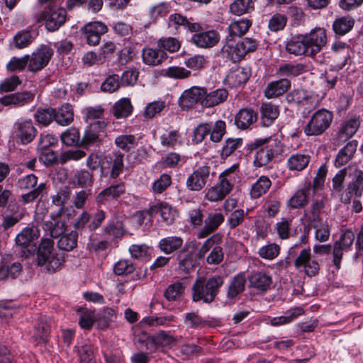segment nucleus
Here are the masks:
<instances>
[{
  "instance_id": "nucleus-1",
  "label": "nucleus",
  "mask_w": 363,
  "mask_h": 363,
  "mask_svg": "<svg viewBox=\"0 0 363 363\" xmlns=\"http://www.w3.org/2000/svg\"><path fill=\"white\" fill-rule=\"evenodd\" d=\"M223 282V278L218 275L213 276L208 279L202 277L198 278L192 287L193 301L194 302L203 301L206 303H211L217 296Z\"/></svg>"
},
{
  "instance_id": "nucleus-2",
  "label": "nucleus",
  "mask_w": 363,
  "mask_h": 363,
  "mask_svg": "<svg viewBox=\"0 0 363 363\" xmlns=\"http://www.w3.org/2000/svg\"><path fill=\"white\" fill-rule=\"evenodd\" d=\"M237 164L223 171L218 177V182L209 188L206 193L205 198L210 201H218L223 200L232 190L233 183L235 181V170Z\"/></svg>"
},
{
  "instance_id": "nucleus-3",
  "label": "nucleus",
  "mask_w": 363,
  "mask_h": 363,
  "mask_svg": "<svg viewBox=\"0 0 363 363\" xmlns=\"http://www.w3.org/2000/svg\"><path fill=\"white\" fill-rule=\"evenodd\" d=\"M54 242L52 240L45 238L41 240L37 252V263L39 266L46 265L50 272H55L60 267L64 262L62 254L54 252Z\"/></svg>"
},
{
  "instance_id": "nucleus-4",
  "label": "nucleus",
  "mask_w": 363,
  "mask_h": 363,
  "mask_svg": "<svg viewBox=\"0 0 363 363\" xmlns=\"http://www.w3.org/2000/svg\"><path fill=\"white\" fill-rule=\"evenodd\" d=\"M222 238L223 236L220 234L216 233L206 240L196 255V258L197 259L203 258L206 254L211 250L206 257L207 263L208 264H219L224 257L223 247L219 245L222 242Z\"/></svg>"
},
{
  "instance_id": "nucleus-5",
  "label": "nucleus",
  "mask_w": 363,
  "mask_h": 363,
  "mask_svg": "<svg viewBox=\"0 0 363 363\" xmlns=\"http://www.w3.org/2000/svg\"><path fill=\"white\" fill-rule=\"evenodd\" d=\"M333 119L332 112L321 108L315 111L304 127V133L307 135H320L330 126Z\"/></svg>"
},
{
  "instance_id": "nucleus-6",
  "label": "nucleus",
  "mask_w": 363,
  "mask_h": 363,
  "mask_svg": "<svg viewBox=\"0 0 363 363\" xmlns=\"http://www.w3.org/2000/svg\"><path fill=\"white\" fill-rule=\"evenodd\" d=\"M258 46L255 39L245 38L235 45L227 43L222 49L223 54L226 55L233 62L242 60L248 52H254Z\"/></svg>"
},
{
  "instance_id": "nucleus-7",
  "label": "nucleus",
  "mask_w": 363,
  "mask_h": 363,
  "mask_svg": "<svg viewBox=\"0 0 363 363\" xmlns=\"http://www.w3.org/2000/svg\"><path fill=\"white\" fill-rule=\"evenodd\" d=\"M66 17L64 9L49 5L40 13L38 21L43 22L48 30L55 31L65 23Z\"/></svg>"
},
{
  "instance_id": "nucleus-8",
  "label": "nucleus",
  "mask_w": 363,
  "mask_h": 363,
  "mask_svg": "<svg viewBox=\"0 0 363 363\" xmlns=\"http://www.w3.org/2000/svg\"><path fill=\"white\" fill-rule=\"evenodd\" d=\"M37 135V130L30 119H18L13 125L11 137L21 145L31 143Z\"/></svg>"
},
{
  "instance_id": "nucleus-9",
  "label": "nucleus",
  "mask_w": 363,
  "mask_h": 363,
  "mask_svg": "<svg viewBox=\"0 0 363 363\" xmlns=\"http://www.w3.org/2000/svg\"><path fill=\"white\" fill-rule=\"evenodd\" d=\"M267 140V145L260 148L255 154L254 164L257 167L267 165L274 157L284 151V147L280 141L272 138Z\"/></svg>"
},
{
  "instance_id": "nucleus-10",
  "label": "nucleus",
  "mask_w": 363,
  "mask_h": 363,
  "mask_svg": "<svg viewBox=\"0 0 363 363\" xmlns=\"http://www.w3.org/2000/svg\"><path fill=\"white\" fill-rule=\"evenodd\" d=\"M294 265L311 277L318 274L320 270V264L313 257L309 247L300 251L294 260Z\"/></svg>"
},
{
  "instance_id": "nucleus-11",
  "label": "nucleus",
  "mask_w": 363,
  "mask_h": 363,
  "mask_svg": "<svg viewBox=\"0 0 363 363\" xmlns=\"http://www.w3.org/2000/svg\"><path fill=\"white\" fill-rule=\"evenodd\" d=\"M28 55V70L38 72L48 65L53 55V50L48 45H41L30 55Z\"/></svg>"
},
{
  "instance_id": "nucleus-12",
  "label": "nucleus",
  "mask_w": 363,
  "mask_h": 363,
  "mask_svg": "<svg viewBox=\"0 0 363 363\" xmlns=\"http://www.w3.org/2000/svg\"><path fill=\"white\" fill-rule=\"evenodd\" d=\"M211 167L206 165L199 167L186 179V186L191 191H200L209 181Z\"/></svg>"
},
{
  "instance_id": "nucleus-13",
  "label": "nucleus",
  "mask_w": 363,
  "mask_h": 363,
  "mask_svg": "<svg viewBox=\"0 0 363 363\" xmlns=\"http://www.w3.org/2000/svg\"><path fill=\"white\" fill-rule=\"evenodd\" d=\"M310 51L309 55H314L326 45L327 34L324 28L317 27L312 29L310 33L304 35Z\"/></svg>"
},
{
  "instance_id": "nucleus-14",
  "label": "nucleus",
  "mask_w": 363,
  "mask_h": 363,
  "mask_svg": "<svg viewBox=\"0 0 363 363\" xmlns=\"http://www.w3.org/2000/svg\"><path fill=\"white\" fill-rule=\"evenodd\" d=\"M191 40L198 48H211L219 42L220 35L214 30L199 31L192 35Z\"/></svg>"
},
{
  "instance_id": "nucleus-15",
  "label": "nucleus",
  "mask_w": 363,
  "mask_h": 363,
  "mask_svg": "<svg viewBox=\"0 0 363 363\" xmlns=\"http://www.w3.org/2000/svg\"><path fill=\"white\" fill-rule=\"evenodd\" d=\"M82 30L87 43L94 46L99 44L101 36L106 33L107 27L101 22L95 21L86 24Z\"/></svg>"
},
{
  "instance_id": "nucleus-16",
  "label": "nucleus",
  "mask_w": 363,
  "mask_h": 363,
  "mask_svg": "<svg viewBox=\"0 0 363 363\" xmlns=\"http://www.w3.org/2000/svg\"><path fill=\"white\" fill-rule=\"evenodd\" d=\"M224 221V216L221 213H210L204 220V226L198 233L197 238L203 239L215 232Z\"/></svg>"
},
{
  "instance_id": "nucleus-17",
  "label": "nucleus",
  "mask_w": 363,
  "mask_h": 363,
  "mask_svg": "<svg viewBox=\"0 0 363 363\" xmlns=\"http://www.w3.org/2000/svg\"><path fill=\"white\" fill-rule=\"evenodd\" d=\"M35 94L30 91L16 92L0 97V104L14 107L23 106L32 102Z\"/></svg>"
},
{
  "instance_id": "nucleus-18",
  "label": "nucleus",
  "mask_w": 363,
  "mask_h": 363,
  "mask_svg": "<svg viewBox=\"0 0 363 363\" xmlns=\"http://www.w3.org/2000/svg\"><path fill=\"white\" fill-rule=\"evenodd\" d=\"M125 192V185L123 182H117L101 191L95 198L97 205L104 204L110 199H115Z\"/></svg>"
},
{
  "instance_id": "nucleus-19",
  "label": "nucleus",
  "mask_w": 363,
  "mask_h": 363,
  "mask_svg": "<svg viewBox=\"0 0 363 363\" xmlns=\"http://www.w3.org/2000/svg\"><path fill=\"white\" fill-rule=\"evenodd\" d=\"M123 154L116 152L104 157L102 168H110V177L117 178L122 173L123 164Z\"/></svg>"
},
{
  "instance_id": "nucleus-20",
  "label": "nucleus",
  "mask_w": 363,
  "mask_h": 363,
  "mask_svg": "<svg viewBox=\"0 0 363 363\" xmlns=\"http://www.w3.org/2000/svg\"><path fill=\"white\" fill-rule=\"evenodd\" d=\"M206 88L193 86L183 92L180 97L181 105L184 107H191L199 103L202 106L204 100Z\"/></svg>"
},
{
  "instance_id": "nucleus-21",
  "label": "nucleus",
  "mask_w": 363,
  "mask_h": 363,
  "mask_svg": "<svg viewBox=\"0 0 363 363\" xmlns=\"http://www.w3.org/2000/svg\"><path fill=\"white\" fill-rule=\"evenodd\" d=\"M360 126L359 118H354L343 122L339 129L336 140L337 145L342 144L352 138Z\"/></svg>"
},
{
  "instance_id": "nucleus-22",
  "label": "nucleus",
  "mask_w": 363,
  "mask_h": 363,
  "mask_svg": "<svg viewBox=\"0 0 363 363\" xmlns=\"http://www.w3.org/2000/svg\"><path fill=\"white\" fill-rule=\"evenodd\" d=\"M145 337L143 341L145 342V349L150 351L156 350L157 345L168 346L174 342V337L165 331H160L153 336L144 335Z\"/></svg>"
},
{
  "instance_id": "nucleus-23",
  "label": "nucleus",
  "mask_w": 363,
  "mask_h": 363,
  "mask_svg": "<svg viewBox=\"0 0 363 363\" xmlns=\"http://www.w3.org/2000/svg\"><path fill=\"white\" fill-rule=\"evenodd\" d=\"M272 284V278L269 272L258 271L253 272L249 277L250 287L259 291H266Z\"/></svg>"
},
{
  "instance_id": "nucleus-24",
  "label": "nucleus",
  "mask_w": 363,
  "mask_h": 363,
  "mask_svg": "<svg viewBox=\"0 0 363 363\" xmlns=\"http://www.w3.org/2000/svg\"><path fill=\"white\" fill-rule=\"evenodd\" d=\"M286 50L294 55H308L309 48L306 45L304 35L292 36L286 43Z\"/></svg>"
},
{
  "instance_id": "nucleus-25",
  "label": "nucleus",
  "mask_w": 363,
  "mask_h": 363,
  "mask_svg": "<svg viewBox=\"0 0 363 363\" xmlns=\"http://www.w3.org/2000/svg\"><path fill=\"white\" fill-rule=\"evenodd\" d=\"M291 87V82L287 79H280L269 82L264 89V96L274 99L281 96Z\"/></svg>"
},
{
  "instance_id": "nucleus-26",
  "label": "nucleus",
  "mask_w": 363,
  "mask_h": 363,
  "mask_svg": "<svg viewBox=\"0 0 363 363\" xmlns=\"http://www.w3.org/2000/svg\"><path fill=\"white\" fill-rule=\"evenodd\" d=\"M257 119L256 112L252 108H242L235 116V125L238 128L246 130L253 125Z\"/></svg>"
},
{
  "instance_id": "nucleus-27",
  "label": "nucleus",
  "mask_w": 363,
  "mask_h": 363,
  "mask_svg": "<svg viewBox=\"0 0 363 363\" xmlns=\"http://www.w3.org/2000/svg\"><path fill=\"white\" fill-rule=\"evenodd\" d=\"M40 236V230L38 227L32 225L24 228L16 237L15 241L17 245L22 247H28Z\"/></svg>"
},
{
  "instance_id": "nucleus-28",
  "label": "nucleus",
  "mask_w": 363,
  "mask_h": 363,
  "mask_svg": "<svg viewBox=\"0 0 363 363\" xmlns=\"http://www.w3.org/2000/svg\"><path fill=\"white\" fill-rule=\"evenodd\" d=\"M158 212L160 213L162 220L167 225L172 223L177 216V211L167 203H160L152 206L147 211L151 216Z\"/></svg>"
},
{
  "instance_id": "nucleus-29",
  "label": "nucleus",
  "mask_w": 363,
  "mask_h": 363,
  "mask_svg": "<svg viewBox=\"0 0 363 363\" xmlns=\"http://www.w3.org/2000/svg\"><path fill=\"white\" fill-rule=\"evenodd\" d=\"M261 123L265 127L270 126L279 115V106L271 103H262L260 108Z\"/></svg>"
},
{
  "instance_id": "nucleus-30",
  "label": "nucleus",
  "mask_w": 363,
  "mask_h": 363,
  "mask_svg": "<svg viewBox=\"0 0 363 363\" xmlns=\"http://www.w3.org/2000/svg\"><path fill=\"white\" fill-rule=\"evenodd\" d=\"M228 96V92L225 89H217L208 91L206 89L204 100L202 101V106L206 108L216 106L225 102Z\"/></svg>"
},
{
  "instance_id": "nucleus-31",
  "label": "nucleus",
  "mask_w": 363,
  "mask_h": 363,
  "mask_svg": "<svg viewBox=\"0 0 363 363\" xmlns=\"http://www.w3.org/2000/svg\"><path fill=\"white\" fill-rule=\"evenodd\" d=\"M166 52L161 49L145 48L142 52L143 61L150 66H157L167 58Z\"/></svg>"
},
{
  "instance_id": "nucleus-32",
  "label": "nucleus",
  "mask_w": 363,
  "mask_h": 363,
  "mask_svg": "<svg viewBox=\"0 0 363 363\" xmlns=\"http://www.w3.org/2000/svg\"><path fill=\"white\" fill-rule=\"evenodd\" d=\"M311 189V184H307L303 188L298 189L288 200L287 206L291 208L304 207L308 203V194Z\"/></svg>"
},
{
  "instance_id": "nucleus-33",
  "label": "nucleus",
  "mask_w": 363,
  "mask_h": 363,
  "mask_svg": "<svg viewBox=\"0 0 363 363\" xmlns=\"http://www.w3.org/2000/svg\"><path fill=\"white\" fill-rule=\"evenodd\" d=\"M358 142L355 140L348 142L346 145L339 150L335 160V165L337 167H340L346 164L354 156Z\"/></svg>"
},
{
  "instance_id": "nucleus-34",
  "label": "nucleus",
  "mask_w": 363,
  "mask_h": 363,
  "mask_svg": "<svg viewBox=\"0 0 363 363\" xmlns=\"http://www.w3.org/2000/svg\"><path fill=\"white\" fill-rule=\"evenodd\" d=\"M346 194L342 198L344 203H349L352 197L359 198L363 194V179L358 174L348 184L345 190Z\"/></svg>"
},
{
  "instance_id": "nucleus-35",
  "label": "nucleus",
  "mask_w": 363,
  "mask_h": 363,
  "mask_svg": "<svg viewBox=\"0 0 363 363\" xmlns=\"http://www.w3.org/2000/svg\"><path fill=\"white\" fill-rule=\"evenodd\" d=\"M161 145L166 149L176 148L182 145L183 139L178 130H164L160 136Z\"/></svg>"
},
{
  "instance_id": "nucleus-36",
  "label": "nucleus",
  "mask_w": 363,
  "mask_h": 363,
  "mask_svg": "<svg viewBox=\"0 0 363 363\" xmlns=\"http://www.w3.org/2000/svg\"><path fill=\"white\" fill-rule=\"evenodd\" d=\"M106 125L107 123L105 121H97L91 124L84 133L83 143L90 145L99 142V130H103Z\"/></svg>"
},
{
  "instance_id": "nucleus-37",
  "label": "nucleus",
  "mask_w": 363,
  "mask_h": 363,
  "mask_svg": "<svg viewBox=\"0 0 363 363\" xmlns=\"http://www.w3.org/2000/svg\"><path fill=\"white\" fill-rule=\"evenodd\" d=\"M60 214L51 216V220L46 221L43 224L45 230L48 231L52 238H57L65 231L66 225L64 221L59 218Z\"/></svg>"
},
{
  "instance_id": "nucleus-38",
  "label": "nucleus",
  "mask_w": 363,
  "mask_h": 363,
  "mask_svg": "<svg viewBox=\"0 0 363 363\" xmlns=\"http://www.w3.org/2000/svg\"><path fill=\"white\" fill-rule=\"evenodd\" d=\"M311 156L305 153H296L291 155L287 160V165L291 171H302L309 164Z\"/></svg>"
},
{
  "instance_id": "nucleus-39",
  "label": "nucleus",
  "mask_w": 363,
  "mask_h": 363,
  "mask_svg": "<svg viewBox=\"0 0 363 363\" xmlns=\"http://www.w3.org/2000/svg\"><path fill=\"white\" fill-rule=\"evenodd\" d=\"M308 71L307 67L301 63H287L279 66L277 74L286 77H295Z\"/></svg>"
},
{
  "instance_id": "nucleus-40",
  "label": "nucleus",
  "mask_w": 363,
  "mask_h": 363,
  "mask_svg": "<svg viewBox=\"0 0 363 363\" xmlns=\"http://www.w3.org/2000/svg\"><path fill=\"white\" fill-rule=\"evenodd\" d=\"M74 118L72 106L69 104H63L58 111H55L54 120L61 125H68Z\"/></svg>"
},
{
  "instance_id": "nucleus-41",
  "label": "nucleus",
  "mask_w": 363,
  "mask_h": 363,
  "mask_svg": "<svg viewBox=\"0 0 363 363\" xmlns=\"http://www.w3.org/2000/svg\"><path fill=\"white\" fill-rule=\"evenodd\" d=\"M250 72L246 68L239 67L232 71L226 79L231 86H238L245 84L249 79Z\"/></svg>"
},
{
  "instance_id": "nucleus-42",
  "label": "nucleus",
  "mask_w": 363,
  "mask_h": 363,
  "mask_svg": "<svg viewBox=\"0 0 363 363\" xmlns=\"http://www.w3.org/2000/svg\"><path fill=\"white\" fill-rule=\"evenodd\" d=\"M133 111L131 102L128 98H123L116 101L112 107V113L117 118L128 117Z\"/></svg>"
},
{
  "instance_id": "nucleus-43",
  "label": "nucleus",
  "mask_w": 363,
  "mask_h": 363,
  "mask_svg": "<svg viewBox=\"0 0 363 363\" xmlns=\"http://www.w3.org/2000/svg\"><path fill=\"white\" fill-rule=\"evenodd\" d=\"M183 244V240L177 236H169L159 242V247L165 254H170L178 250Z\"/></svg>"
},
{
  "instance_id": "nucleus-44",
  "label": "nucleus",
  "mask_w": 363,
  "mask_h": 363,
  "mask_svg": "<svg viewBox=\"0 0 363 363\" xmlns=\"http://www.w3.org/2000/svg\"><path fill=\"white\" fill-rule=\"evenodd\" d=\"M255 9V4L252 0H235L230 5V11L234 15L242 16L250 13Z\"/></svg>"
},
{
  "instance_id": "nucleus-45",
  "label": "nucleus",
  "mask_w": 363,
  "mask_h": 363,
  "mask_svg": "<svg viewBox=\"0 0 363 363\" xmlns=\"http://www.w3.org/2000/svg\"><path fill=\"white\" fill-rule=\"evenodd\" d=\"M245 282L246 279L244 274L240 273L235 276L228 286V298H233L242 293L245 289Z\"/></svg>"
},
{
  "instance_id": "nucleus-46",
  "label": "nucleus",
  "mask_w": 363,
  "mask_h": 363,
  "mask_svg": "<svg viewBox=\"0 0 363 363\" xmlns=\"http://www.w3.org/2000/svg\"><path fill=\"white\" fill-rule=\"evenodd\" d=\"M187 249L188 245L186 244L184 247L178 254L177 259L180 270L189 271L195 265L196 259L194 258V254L192 252H189Z\"/></svg>"
},
{
  "instance_id": "nucleus-47",
  "label": "nucleus",
  "mask_w": 363,
  "mask_h": 363,
  "mask_svg": "<svg viewBox=\"0 0 363 363\" xmlns=\"http://www.w3.org/2000/svg\"><path fill=\"white\" fill-rule=\"evenodd\" d=\"M272 185L271 180L265 176H261L252 186L250 196L252 199H258L266 194Z\"/></svg>"
},
{
  "instance_id": "nucleus-48",
  "label": "nucleus",
  "mask_w": 363,
  "mask_h": 363,
  "mask_svg": "<svg viewBox=\"0 0 363 363\" xmlns=\"http://www.w3.org/2000/svg\"><path fill=\"white\" fill-rule=\"evenodd\" d=\"M252 24V21L247 18L232 21L228 26L230 35L237 37L242 36L248 31Z\"/></svg>"
},
{
  "instance_id": "nucleus-49",
  "label": "nucleus",
  "mask_w": 363,
  "mask_h": 363,
  "mask_svg": "<svg viewBox=\"0 0 363 363\" xmlns=\"http://www.w3.org/2000/svg\"><path fill=\"white\" fill-rule=\"evenodd\" d=\"M71 196V189L68 186L61 188L56 194L52 197V202L54 205L60 206L58 214H62L65 211V204L69 201Z\"/></svg>"
},
{
  "instance_id": "nucleus-50",
  "label": "nucleus",
  "mask_w": 363,
  "mask_h": 363,
  "mask_svg": "<svg viewBox=\"0 0 363 363\" xmlns=\"http://www.w3.org/2000/svg\"><path fill=\"white\" fill-rule=\"evenodd\" d=\"M354 20L350 16H343L337 18L333 24L334 32L337 35H345L353 28Z\"/></svg>"
},
{
  "instance_id": "nucleus-51",
  "label": "nucleus",
  "mask_w": 363,
  "mask_h": 363,
  "mask_svg": "<svg viewBox=\"0 0 363 363\" xmlns=\"http://www.w3.org/2000/svg\"><path fill=\"white\" fill-rule=\"evenodd\" d=\"M49 333L50 325L48 318L45 316L40 317L35 327L33 337L38 342H45L47 340Z\"/></svg>"
},
{
  "instance_id": "nucleus-52",
  "label": "nucleus",
  "mask_w": 363,
  "mask_h": 363,
  "mask_svg": "<svg viewBox=\"0 0 363 363\" xmlns=\"http://www.w3.org/2000/svg\"><path fill=\"white\" fill-rule=\"evenodd\" d=\"M315 230V238L320 242L329 239L330 230L327 220H320L310 224Z\"/></svg>"
},
{
  "instance_id": "nucleus-53",
  "label": "nucleus",
  "mask_w": 363,
  "mask_h": 363,
  "mask_svg": "<svg viewBox=\"0 0 363 363\" xmlns=\"http://www.w3.org/2000/svg\"><path fill=\"white\" fill-rule=\"evenodd\" d=\"M78 239V233L75 230L71 231L68 234L62 235L57 242V246L60 249L65 251L72 250L77 247Z\"/></svg>"
},
{
  "instance_id": "nucleus-54",
  "label": "nucleus",
  "mask_w": 363,
  "mask_h": 363,
  "mask_svg": "<svg viewBox=\"0 0 363 363\" xmlns=\"http://www.w3.org/2000/svg\"><path fill=\"white\" fill-rule=\"evenodd\" d=\"M77 315L79 316V325L85 330L91 329L94 323L96 322V315L89 309L80 308L77 311Z\"/></svg>"
},
{
  "instance_id": "nucleus-55",
  "label": "nucleus",
  "mask_w": 363,
  "mask_h": 363,
  "mask_svg": "<svg viewBox=\"0 0 363 363\" xmlns=\"http://www.w3.org/2000/svg\"><path fill=\"white\" fill-rule=\"evenodd\" d=\"M21 264L18 262L11 264H3L0 266V281H4L9 278L14 279L21 272Z\"/></svg>"
},
{
  "instance_id": "nucleus-56",
  "label": "nucleus",
  "mask_w": 363,
  "mask_h": 363,
  "mask_svg": "<svg viewBox=\"0 0 363 363\" xmlns=\"http://www.w3.org/2000/svg\"><path fill=\"white\" fill-rule=\"evenodd\" d=\"M210 127V139L215 143L220 142L223 135L226 133L225 122L222 120L216 121L215 123H211Z\"/></svg>"
},
{
  "instance_id": "nucleus-57",
  "label": "nucleus",
  "mask_w": 363,
  "mask_h": 363,
  "mask_svg": "<svg viewBox=\"0 0 363 363\" xmlns=\"http://www.w3.org/2000/svg\"><path fill=\"white\" fill-rule=\"evenodd\" d=\"M116 319V312L111 308H104L96 315V322L101 328H107L111 322Z\"/></svg>"
},
{
  "instance_id": "nucleus-58",
  "label": "nucleus",
  "mask_w": 363,
  "mask_h": 363,
  "mask_svg": "<svg viewBox=\"0 0 363 363\" xmlns=\"http://www.w3.org/2000/svg\"><path fill=\"white\" fill-rule=\"evenodd\" d=\"M62 142L67 146L77 145L80 142L79 130L72 127L62 133L60 135Z\"/></svg>"
},
{
  "instance_id": "nucleus-59",
  "label": "nucleus",
  "mask_w": 363,
  "mask_h": 363,
  "mask_svg": "<svg viewBox=\"0 0 363 363\" xmlns=\"http://www.w3.org/2000/svg\"><path fill=\"white\" fill-rule=\"evenodd\" d=\"M129 252L133 258L138 259H147L151 256V249L145 244L132 245Z\"/></svg>"
},
{
  "instance_id": "nucleus-60",
  "label": "nucleus",
  "mask_w": 363,
  "mask_h": 363,
  "mask_svg": "<svg viewBox=\"0 0 363 363\" xmlns=\"http://www.w3.org/2000/svg\"><path fill=\"white\" fill-rule=\"evenodd\" d=\"M324 207L323 201H315L312 203L306 213V219L309 223L322 220L320 217V213Z\"/></svg>"
},
{
  "instance_id": "nucleus-61",
  "label": "nucleus",
  "mask_w": 363,
  "mask_h": 363,
  "mask_svg": "<svg viewBox=\"0 0 363 363\" xmlns=\"http://www.w3.org/2000/svg\"><path fill=\"white\" fill-rule=\"evenodd\" d=\"M280 247L275 243H269L261 247L258 250V255L264 259L272 260L275 259L279 254Z\"/></svg>"
},
{
  "instance_id": "nucleus-62",
  "label": "nucleus",
  "mask_w": 363,
  "mask_h": 363,
  "mask_svg": "<svg viewBox=\"0 0 363 363\" xmlns=\"http://www.w3.org/2000/svg\"><path fill=\"white\" fill-rule=\"evenodd\" d=\"M242 145V138H229L225 140L221 150V156L227 157L233 154L237 149L240 148Z\"/></svg>"
},
{
  "instance_id": "nucleus-63",
  "label": "nucleus",
  "mask_w": 363,
  "mask_h": 363,
  "mask_svg": "<svg viewBox=\"0 0 363 363\" xmlns=\"http://www.w3.org/2000/svg\"><path fill=\"white\" fill-rule=\"evenodd\" d=\"M115 143L118 147L128 152L135 147L136 139L133 135H122L116 138Z\"/></svg>"
},
{
  "instance_id": "nucleus-64",
  "label": "nucleus",
  "mask_w": 363,
  "mask_h": 363,
  "mask_svg": "<svg viewBox=\"0 0 363 363\" xmlns=\"http://www.w3.org/2000/svg\"><path fill=\"white\" fill-rule=\"evenodd\" d=\"M72 183L77 186H87L92 184V174L85 170L77 171L72 179Z\"/></svg>"
}]
</instances>
